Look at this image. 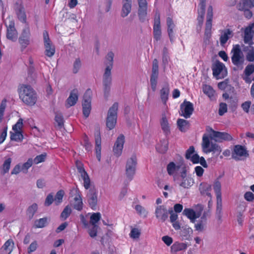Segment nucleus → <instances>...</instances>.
<instances>
[{
  "label": "nucleus",
  "instance_id": "nucleus-45",
  "mask_svg": "<svg viewBox=\"0 0 254 254\" xmlns=\"http://www.w3.org/2000/svg\"><path fill=\"white\" fill-rule=\"evenodd\" d=\"M38 209V205L36 203H33L30 205L27 209V215L28 216L30 219H31Z\"/></svg>",
  "mask_w": 254,
  "mask_h": 254
},
{
  "label": "nucleus",
  "instance_id": "nucleus-64",
  "mask_svg": "<svg viewBox=\"0 0 254 254\" xmlns=\"http://www.w3.org/2000/svg\"><path fill=\"white\" fill-rule=\"evenodd\" d=\"M254 72V65L250 64L246 67L245 73L246 76H249Z\"/></svg>",
  "mask_w": 254,
  "mask_h": 254
},
{
  "label": "nucleus",
  "instance_id": "nucleus-34",
  "mask_svg": "<svg viewBox=\"0 0 254 254\" xmlns=\"http://www.w3.org/2000/svg\"><path fill=\"white\" fill-rule=\"evenodd\" d=\"M211 143H210L209 137L204 134L202 137V141L201 143L202 151L204 153L207 154V150L210 148Z\"/></svg>",
  "mask_w": 254,
  "mask_h": 254
},
{
  "label": "nucleus",
  "instance_id": "nucleus-5",
  "mask_svg": "<svg viewBox=\"0 0 254 254\" xmlns=\"http://www.w3.org/2000/svg\"><path fill=\"white\" fill-rule=\"evenodd\" d=\"M206 130L209 133L211 139H213L216 142L229 141L233 139L231 135L227 132L215 131L209 127H207Z\"/></svg>",
  "mask_w": 254,
  "mask_h": 254
},
{
  "label": "nucleus",
  "instance_id": "nucleus-25",
  "mask_svg": "<svg viewBox=\"0 0 254 254\" xmlns=\"http://www.w3.org/2000/svg\"><path fill=\"white\" fill-rule=\"evenodd\" d=\"M253 25H249L246 28L244 32V41L245 44H249L250 45L253 44V38L254 31Z\"/></svg>",
  "mask_w": 254,
  "mask_h": 254
},
{
  "label": "nucleus",
  "instance_id": "nucleus-24",
  "mask_svg": "<svg viewBox=\"0 0 254 254\" xmlns=\"http://www.w3.org/2000/svg\"><path fill=\"white\" fill-rule=\"evenodd\" d=\"M78 100V90L77 89H73L70 92L69 96L67 98L65 102V107L69 108L74 106Z\"/></svg>",
  "mask_w": 254,
  "mask_h": 254
},
{
  "label": "nucleus",
  "instance_id": "nucleus-51",
  "mask_svg": "<svg viewBox=\"0 0 254 254\" xmlns=\"http://www.w3.org/2000/svg\"><path fill=\"white\" fill-rule=\"evenodd\" d=\"M135 209L140 216L143 217H147L148 215V211L141 205L139 204L136 205L135 206Z\"/></svg>",
  "mask_w": 254,
  "mask_h": 254
},
{
  "label": "nucleus",
  "instance_id": "nucleus-57",
  "mask_svg": "<svg viewBox=\"0 0 254 254\" xmlns=\"http://www.w3.org/2000/svg\"><path fill=\"white\" fill-rule=\"evenodd\" d=\"M83 180V186L86 190H88L90 187V180L87 173L81 176Z\"/></svg>",
  "mask_w": 254,
  "mask_h": 254
},
{
  "label": "nucleus",
  "instance_id": "nucleus-46",
  "mask_svg": "<svg viewBox=\"0 0 254 254\" xmlns=\"http://www.w3.org/2000/svg\"><path fill=\"white\" fill-rule=\"evenodd\" d=\"M23 139L22 131L10 132V139L16 141H21Z\"/></svg>",
  "mask_w": 254,
  "mask_h": 254
},
{
  "label": "nucleus",
  "instance_id": "nucleus-60",
  "mask_svg": "<svg viewBox=\"0 0 254 254\" xmlns=\"http://www.w3.org/2000/svg\"><path fill=\"white\" fill-rule=\"evenodd\" d=\"M23 126V120L19 119L17 123L13 126L12 129L14 131H21V128Z\"/></svg>",
  "mask_w": 254,
  "mask_h": 254
},
{
  "label": "nucleus",
  "instance_id": "nucleus-33",
  "mask_svg": "<svg viewBox=\"0 0 254 254\" xmlns=\"http://www.w3.org/2000/svg\"><path fill=\"white\" fill-rule=\"evenodd\" d=\"M167 31L171 41L173 40V29L175 27L172 18L168 17L167 18Z\"/></svg>",
  "mask_w": 254,
  "mask_h": 254
},
{
  "label": "nucleus",
  "instance_id": "nucleus-61",
  "mask_svg": "<svg viewBox=\"0 0 254 254\" xmlns=\"http://www.w3.org/2000/svg\"><path fill=\"white\" fill-rule=\"evenodd\" d=\"M81 64L80 59L79 58L76 59L73 64V72L74 73L78 72L81 67Z\"/></svg>",
  "mask_w": 254,
  "mask_h": 254
},
{
  "label": "nucleus",
  "instance_id": "nucleus-18",
  "mask_svg": "<svg viewBox=\"0 0 254 254\" xmlns=\"http://www.w3.org/2000/svg\"><path fill=\"white\" fill-rule=\"evenodd\" d=\"M6 37L8 39L14 42L17 39L18 33L15 28V23L13 20L9 21L8 25H6Z\"/></svg>",
  "mask_w": 254,
  "mask_h": 254
},
{
  "label": "nucleus",
  "instance_id": "nucleus-20",
  "mask_svg": "<svg viewBox=\"0 0 254 254\" xmlns=\"http://www.w3.org/2000/svg\"><path fill=\"white\" fill-rule=\"evenodd\" d=\"M155 215L158 220L165 222L168 218L169 212L164 205H159L156 208Z\"/></svg>",
  "mask_w": 254,
  "mask_h": 254
},
{
  "label": "nucleus",
  "instance_id": "nucleus-15",
  "mask_svg": "<svg viewBox=\"0 0 254 254\" xmlns=\"http://www.w3.org/2000/svg\"><path fill=\"white\" fill-rule=\"evenodd\" d=\"M87 202L90 207L96 210L97 205V192L94 187L91 188L87 194Z\"/></svg>",
  "mask_w": 254,
  "mask_h": 254
},
{
  "label": "nucleus",
  "instance_id": "nucleus-27",
  "mask_svg": "<svg viewBox=\"0 0 254 254\" xmlns=\"http://www.w3.org/2000/svg\"><path fill=\"white\" fill-rule=\"evenodd\" d=\"M132 0H123V7L121 16L123 17L127 16L131 11Z\"/></svg>",
  "mask_w": 254,
  "mask_h": 254
},
{
  "label": "nucleus",
  "instance_id": "nucleus-43",
  "mask_svg": "<svg viewBox=\"0 0 254 254\" xmlns=\"http://www.w3.org/2000/svg\"><path fill=\"white\" fill-rule=\"evenodd\" d=\"M18 19L23 23L26 22V15L23 7H20L16 11Z\"/></svg>",
  "mask_w": 254,
  "mask_h": 254
},
{
  "label": "nucleus",
  "instance_id": "nucleus-16",
  "mask_svg": "<svg viewBox=\"0 0 254 254\" xmlns=\"http://www.w3.org/2000/svg\"><path fill=\"white\" fill-rule=\"evenodd\" d=\"M213 16V7L209 5L208 7L206 14V21L205 22V35H208L211 34L212 26V19Z\"/></svg>",
  "mask_w": 254,
  "mask_h": 254
},
{
  "label": "nucleus",
  "instance_id": "nucleus-63",
  "mask_svg": "<svg viewBox=\"0 0 254 254\" xmlns=\"http://www.w3.org/2000/svg\"><path fill=\"white\" fill-rule=\"evenodd\" d=\"M76 165L78 172L80 174L81 176L82 175H85L87 173L83 167V165L82 163L80 162L76 161Z\"/></svg>",
  "mask_w": 254,
  "mask_h": 254
},
{
  "label": "nucleus",
  "instance_id": "nucleus-7",
  "mask_svg": "<svg viewBox=\"0 0 254 254\" xmlns=\"http://www.w3.org/2000/svg\"><path fill=\"white\" fill-rule=\"evenodd\" d=\"M92 95V90L90 89H88L83 95L82 105L83 114L85 118L88 117L91 112Z\"/></svg>",
  "mask_w": 254,
  "mask_h": 254
},
{
  "label": "nucleus",
  "instance_id": "nucleus-14",
  "mask_svg": "<svg viewBox=\"0 0 254 254\" xmlns=\"http://www.w3.org/2000/svg\"><path fill=\"white\" fill-rule=\"evenodd\" d=\"M75 194L74 198V203L73 208L78 211H80L83 208V202L81 198V194L78 189L73 188L70 192V196H73V194Z\"/></svg>",
  "mask_w": 254,
  "mask_h": 254
},
{
  "label": "nucleus",
  "instance_id": "nucleus-54",
  "mask_svg": "<svg viewBox=\"0 0 254 254\" xmlns=\"http://www.w3.org/2000/svg\"><path fill=\"white\" fill-rule=\"evenodd\" d=\"M101 214L99 212L94 213L90 217V223L92 225H96V224L100 220Z\"/></svg>",
  "mask_w": 254,
  "mask_h": 254
},
{
  "label": "nucleus",
  "instance_id": "nucleus-19",
  "mask_svg": "<svg viewBox=\"0 0 254 254\" xmlns=\"http://www.w3.org/2000/svg\"><path fill=\"white\" fill-rule=\"evenodd\" d=\"M138 3V15L141 22H144L147 16V2L146 0H137Z\"/></svg>",
  "mask_w": 254,
  "mask_h": 254
},
{
  "label": "nucleus",
  "instance_id": "nucleus-21",
  "mask_svg": "<svg viewBox=\"0 0 254 254\" xmlns=\"http://www.w3.org/2000/svg\"><path fill=\"white\" fill-rule=\"evenodd\" d=\"M220 31L221 33L219 38L220 45L224 47L228 40L233 37L234 33L230 28H226Z\"/></svg>",
  "mask_w": 254,
  "mask_h": 254
},
{
  "label": "nucleus",
  "instance_id": "nucleus-4",
  "mask_svg": "<svg viewBox=\"0 0 254 254\" xmlns=\"http://www.w3.org/2000/svg\"><path fill=\"white\" fill-rule=\"evenodd\" d=\"M118 103H114L110 108L106 118V126L109 130L113 129L117 123Z\"/></svg>",
  "mask_w": 254,
  "mask_h": 254
},
{
  "label": "nucleus",
  "instance_id": "nucleus-32",
  "mask_svg": "<svg viewBox=\"0 0 254 254\" xmlns=\"http://www.w3.org/2000/svg\"><path fill=\"white\" fill-rule=\"evenodd\" d=\"M183 214L189 218L192 222L200 216V214L196 213L193 209L190 208H185Z\"/></svg>",
  "mask_w": 254,
  "mask_h": 254
},
{
  "label": "nucleus",
  "instance_id": "nucleus-40",
  "mask_svg": "<svg viewBox=\"0 0 254 254\" xmlns=\"http://www.w3.org/2000/svg\"><path fill=\"white\" fill-rule=\"evenodd\" d=\"M205 6L204 5H198V16L197 17V21L199 25H202L203 23V19L205 11Z\"/></svg>",
  "mask_w": 254,
  "mask_h": 254
},
{
  "label": "nucleus",
  "instance_id": "nucleus-59",
  "mask_svg": "<svg viewBox=\"0 0 254 254\" xmlns=\"http://www.w3.org/2000/svg\"><path fill=\"white\" fill-rule=\"evenodd\" d=\"M46 157V154L44 153L39 155H37L33 160V162L35 164H38L40 163L43 162L45 161Z\"/></svg>",
  "mask_w": 254,
  "mask_h": 254
},
{
  "label": "nucleus",
  "instance_id": "nucleus-3",
  "mask_svg": "<svg viewBox=\"0 0 254 254\" xmlns=\"http://www.w3.org/2000/svg\"><path fill=\"white\" fill-rule=\"evenodd\" d=\"M231 61L232 64L238 69H242L245 62L243 53L239 44L234 45L231 50Z\"/></svg>",
  "mask_w": 254,
  "mask_h": 254
},
{
  "label": "nucleus",
  "instance_id": "nucleus-42",
  "mask_svg": "<svg viewBox=\"0 0 254 254\" xmlns=\"http://www.w3.org/2000/svg\"><path fill=\"white\" fill-rule=\"evenodd\" d=\"M168 144L166 141H161L160 143L157 144L156 149L157 151L160 153H165L168 150Z\"/></svg>",
  "mask_w": 254,
  "mask_h": 254
},
{
  "label": "nucleus",
  "instance_id": "nucleus-26",
  "mask_svg": "<svg viewBox=\"0 0 254 254\" xmlns=\"http://www.w3.org/2000/svg\"><path fill=\"white\" fill-rule=\"evenodd\" d=\"M13 241L10 239L7 240L0 249L1 254H11L14 248Z\"/></svg>",
  "mask_w": 254,
  "mask_h": 254
},
{
  "label": "nucleus",
  "instance_id": "nucleus-62",
  "mask_svg": "<svg viewBox=\"0 0 254 254\" xmlns=\"http://www.w3.org/2000/svg\"><path fill=\"white\" fill-rule=\"evenodd\" d=\"M227 112V105L225 103H221L219 105V115L220 116L223 115Z\"/></svg>",
  "mask_w": 254,
  "mask_h": 254
},
{
  "label": "nucleus",
  "instance_id": "nucleus-39",
  "mask_svg": "<svg viewBox=\"0 0 254 254\" xmlns=\"http://www.w3.org/2000/svg\"><path fill=\"white\" fill-rule=\"evenodd\" d=\"M48 223V218L44 217L36 220L34 222V226L36 228H42L45 227Z\"/></svg>",
  "mask_w": 254,
  "mask_h": 254
},
{
  "label": "nucleus",
  "instance_id": "nucleus-11",
  "mask_svg": "<svg viewBox=\"0 0 254 254\" xmlns=\"http://www.w3.org/2000/svg\"><path fill=\"white\" fill-rule=\"evenodd\" d=\"M153 30L154 40L156 41H159L161 39L162 32L160 24V15L159 12L158 11H156L155 13Z\"/></svg>",
  "mask_w": 254,
  "mask_h": 254
},
{
  "label": "nucleus",
  "instance_id": "nucleus-22",
  "mask_svg": "<svg viewBox=\"0 0 254 254\" xmlns=\"http://www.w3.org/2000/svg\"><path fill=\"white\" fill-rule=\"evenodd\" d=\"M95 140V152L96 157L99 161L101 157V138L99 130H97L94 133Z\"/></svg>",
  "mask_w": 254,
  "mask_h": 254
},
{
  "label": "nucleus",
  "instance_id": "nucleus-36",
  "mask_svg": "<svg viewBox=\"0 0 254 254\" xmlns=\"http://www.w3.org/2000/svg\"><path fill=\"white\" fill-rule=\"evenodd\" d=\"M169 93V87L168 84L164 86L160 90V96L162 102L166 104L168 99Z\"/></svg>",
  "mask_w": 254,
  "mask_h": 254
},
{
  "label": "nucleus",
  "instance_id": "nucleus-52",
  "mask_svg": "<svg viewBox=\"0 0 254 254\" xmlns=\"http://www.w3.org/2000/svg\"><path fill=\"white\" fill-rule=\"evenodd\" d=\"M11 163V159L10 158H8L4 161L2 166V174L3 175L5 174L9 171Z\"/></svg>",
  "mask_w": 254,
  "mask_h": 254
},
{
  "label": "nucleus",
  "instance_id": "nucleus-29",
  "mask_svg": "<svg viewBox=\"0 0 254 254\" xmlns=\"http://www.w3.org/2000/svg\"><path fill=\"white\" fill-rule=\"evenodd\" d=\"M211 190V186L210 185L206 183H200L199 187V190L201 195H207L210 197H211V194L210 192Z\"/></svg>",
  "mask_w": 254,
  "mask_h": 254
},
{
  "label": "nucleus",
  "instance_id": "nucleus-2",
  "mask_svg": "<svg viewBox=\"0 0 254 254\" xmlns=\"http://www.w3.org/2000/svg\"><path fill=\"white\" fill-rule=\"evenodd\" d=\"M114 56L113 53L110 52L107 54L106 57V59L109 61V65L107 66L103 75L104 90L106 97L108 96L110 90V85L112 81L111 71L113 66Z\"/></svg>",
  "mask_w": 254,
  "mask_h": 254
},
{
  "label": "nucleus",
  "instance_id": "nucleus-8",
  "mask_svg": "<svg viewBox=\"0 0 254 254\" xmlns=\"http://www.w3.org/2000/svg\"><path fill=\"white\" fill-rule=\"evenodd\" d=\"M136 165V157L135 155H132L127 160L126 166V174L129 181L132 180L133 178V176L135 173Z\"/></svg>",
  "mask_w": 254,
  "mask_h": 254
},
{
  "label": "nucleus",
  "instance_id": "nucleus-49",
  "mask_svg": "<svg viewBox=\"0 0 254 254\" xmlns=\"http://www.w3.org/2000/svg\"><path fill=\"white\" fill-rule=\"evenodd\" d=\"M213 189L215 192L216 197H221V185L218 180H216L213 185Z\"/></svg>",
  "mask_w": 254,
  "mask_h": 254
},
{
  "label": "nucleus",
  "instance_id": "nucleus-28",
  "mask_svg": "<svg viewBox=\"0 0 254 254\" xmlns=\"http://www.w3.org/2000/svg\"><path fill=\"white\" fill-rule=\"evenodd\" d=\"M254 6V0H241L237 5L239 10L251 8Z\"/></svg>",
  "mask_w": 254,
  "mask_h": 254
},
{
  "label": "nucleus",
  "instance_id": "nucleus-1",
  "mask_svg": "<svg viewBox=\"0 0 254 254\" xmlns=\"http://www.w3.org/2000/svg\"><path fill=\"white\" fill-rule=\"evenodd\" d=\"M18 92L20 99L27 106L32 107L37 103V93L30 85L24 84L20 85Z\"/></svg>",
  "mask_w": 254,
  "mask_h": 254
},
{
  "label": "nucleus",
  "instance_id": "nucleus-41",
  "mask_svg": "<svg viewBox=\"0 0 254 254\" xmlns=\"http://www.w3.org/2000/svg\"><path fill=\"white\" fill-rule=\"evenodd\" d=\"M217 200V208L216 214L217 219L221 220L222 217V203L221 197H216Z\"/></svg>",
  "mask_w": 254,
  "mask_h": 254
},
{
  "label": "nucleus",
  "instance_id": "nucleus-44",
  "mask_svg": "<svg viewBox=\"0 0 254 254\" xmlns=\"http://www.w3.org/2000/svg\"><path fill=\"white\" fill-rule=\"evenodd\" d=\"M203 92L210 98L213 97L215 93V91L213 88L211 86L206 84L203 86Z\"/></svg>",
  "mask_w": 254,
  "mask_h": 254
},
{
  "label": "nucleus",
  "instance_id": "nucleus-55",
  "mask_svg": "<svg viewBox=\"0 0 254 254\" xmlns=\"http://www.w3.org/2000/svg\"><path fill=\"white\" fill-rule=\"evenodd\" d=\"M64 194V192L62 190H59L57 192L55 198V203L57 205L59 204L60 203L62 202Z\"/></svg>",
  "mask_w": 254,
  "mask_h": 254
},
{
  "label": "nucleus",
  "instance_id": "nucleus-10",
  "mask_svg": "<svg viewBox=\"0 0 254 254\" xmlns=\"http://www.w3.org/2000/svg\"><path fill=\"white\" fill-rule=\"evenodd\" d=\"M30 36L31 33L29 28L26 27L23 29L18 39L21 51H23L30 44Z\"/></svg>",
  "mask_w": 254,
  "mask_h": 254
},
{
  "label": "nucleus",
  "instance_id": "nucleus-17",
  "mask_svg": "<svg viewBox=\"0 0 254 254\" xmlns=\"http://www.w3.org/2000/svg\"><path fill=\"white\" fill-rule=\"evenodd\" d=\"M125 143V136L123 134H120L114 144L113 152L115 155L119 157L121 155Z\"/></svg>",
  "mask_w": 254,
  "mask_h": 254
},
{
  "label": "nucleus",
  "instance_id": "nucleus-56",
  "mask_svg": "<svg viewBox=\"0 0 254 254\" xmlns=\"http://www.w3.org/2000/svg\"><path fill=\"white\" fill-rule=\"evenodd\" d=\"M55 120L57 123L59 128H61L64 126V121L63 116L60 114H57L55 116Z\"/></svg>",
  "mask_w": 254,
  "mask_h": 254
},
{
  "label": "nucleus",
  "instance_id": "nucleus-58",
  "mask_svg": "<svg viewBox=\"0 0 254 254\" xmlns=\"http://www.w3.org/2000/svg\"><path fill=\"white\" fill-rule=\"evenodd\" d=\"M7 126H5L1 130H0V144L2 143L7 136Z\"/></svg>",
  "mask_w": 254,
  "mask_h": 254
},
{
  "label": "nucleus",
  "instance_id": "nucleus-37",
  "mask_svg": "<svg viewBox=\"0 0 254 254\" xmlns=\"http://www.w3.org/2000/svg\"><path fill=\"white\" fill-rule=\"evenodd\" d=\"M245 51L247 52L246 59L249 62H252L254 61V48L251 45L245 48Z\"/></svg>",
  "mask_w": 254,
  "mask_h": 254
},
{
  "label": "nucleus",
  "instance_id": "nucleus-48",
  "mask_svg": "<svg viewBox=\"0 0 254 254\" xmlns=\"http://www.w3.org/2000/svg\"><path fill=\"white\" fill-rule=\"evenodd\" d=\"M158 76V73L152 72L150 76V84L153 91H155L156 89Z\"/></svg>",
  "mask_w": 254,
  "mask_h": 254
},
{
  "label": "nucleus",
  "instance_id": "nucleus-47",
  "mask_svg": "<svg viewBox=\"0 0 254 254\" xmlns=\"http://www.w3.org/2000/svg\"><path fill=\"white\" fill-rule=\"evenodd\" d=\"M221 151L222 149L218 144L211 143L210 149L207 150V153L213 152V153L216 154V155L218 156L220 154Z\"/></svg>",
  "mask_w": 254,
  "mask_h": 254
},
{
  "label": "nucleus",
  "instance_id": "nucleus-53",
  "mask_svg": "<svg viewBox=\"0 0 254 254\" xmlns=\"http://www.w3.org/2000/svg\"><path fill=\"white\" fill-rule=\"evenodd\" d=\"M6 99H3L0 104V124L3 118L4 113L6 106Z\"/></svg>",
  "mask_w": 254,
  "mask_h": 254
},
{
  "label": "nucleus",
  "instance_id": "nucleus-31",
  "mask_svg": "<svg viewBox=\"0 0 254 254\" xmlns=\"http://www.w3.org/2000/svg\"><path fill=\"white\" fill-rule=\"evenodd\" d=\"M180 168V165H177L174 162H171L167 166V171L170 176H175Z\"/></svg>",
  "mask_w": 254,
  "mask_h": 254
},
{
  "label": "nucleus",
  "instance_id": "nucleus-23",
  "mask_svg": "<svg viewBox=\"0 0 254 254\" xmlns=\"http://www.w3.org/2000/svg\"><path fill=\"white\" fill-rule=\"evenodd\" d=\"M249 154L245 147L241 145H236L234 147L233 157L236 159L237 157H248Z\"/></svg>",
  "mask_w": 254,
  "mask_h": 254
},
{
  "label": "nucleus",
  "instance_id": "nucleus-13",
  "mask_svg": "<svg viewBox=\"0 0 254 254\" xmlns=\"http://www.w3.org/2000/svg\"><path fill=\"white\" fill-rule=\"evenodd\" d=\"M182 178L180 186L184 189H189L194 184V180L190 175H187L186 167H184L181 173Z\"/></svg>",
  "mask_w": 254,
  "mask_h": 254
},
{
  "label": "nucleus",
  "instance_id": "nucleus-35",
  "mask_svg": "<svg viewBox=\"0 0 254 254\" xmlns=\"http://www.w3.org/2000/svg\"><path fill=\"white\" fill-rule=\"evenodd\" d=\"M160 125L162 129L165 134H167L170 133V126L165 114L162 115V117L160 121Z\"/></svg>",
  "mask_w": 254,
  "mask_h": 254
},
{
  "label": "nucleus",
  "instance_id": "nucleus-9",
  "mask_svg": "<svg viewBox=\"0 0 254 254\" xmlns=\"http://www.w3.org/2000/svg\"><path fill=\"white\" fill-rule=\"evenodd\" d=\"M43 39L45 48V55L51 58L54 55L56 49L55 46L49 38L48 32L46 30L43 32Z\"/></svg>",
  "mask_w": 254,
  "mask_h": 254
},
{
  "label": "nucleus",
  "instance_id": "nucleus-6",
  "mask_svg": "<svg viewBox=\"0 0 254 254\" xmlns=\"http://www.w3.org/2000/svg\"><path fill=\"white\" fill-rule=\"evenodd\" d=\"M212 74L216 79H222L227 75V69L222 63L217 61L212 66Z\"/></svg>",
  "mask_w": 254,
  "mask_h": 254
},
{
  "label": "nucleus",
  "instance_id": "nucleus-30",
  "mask_svg": "<svg viewBox=\"0 0 254 254\" xmlns=\"http://www.w3.org/2000/svg\"><path fill=\"white\" fill-rule=\"evenodd\" d=\"M187 248V245L186 244L176 242L171 247V252L173 254H175L178 252L184 251Z\"/></svg>",
  "mask_w": 254,
  "mask_h": 254
},
{
  "label": "nucleus",
  "instance_id": "nucleus-38",
  "mask_svg": "<svg viewBox=\"0 0 254 254\" xmlns=\"http://www.w3.org/2000/svg\"><path fill=\"white\" fill-rule=\"evenodd\" d=\"M177 125L181 131L185 132L189 128V122L182 119H179L177 121Z\"/></svg>",
  "mask_w": 254,
  "mask_h": 254
},
{
  "label": "nucleus",
  "instance_id": "nucleus-12",
  "mask_svg": "<svg viewBox=\"0 0 254 254\" xmlns=\"http://www.w3.org/2000/svg\"><path fill=\"white\" fill-rule=\"evenodd\" d=\"M180 114L186 119L190 118L194 111L193 105L192 103L185 100L180 106Z\"/></svg>",
  "mask_w": 254,
  "mask_h": 254
},
{
  "label": "nucleus",
  "instance_id": "nucleus-50",
  "mask_svg": "<svg viewBox=\"0 0 254 254\" xmlns=\"http://www.w3.org/2000/svg\"><path fill=\"white\" fill-rule=\"evenodd\" d=\"M71 213V209L68 206H66L61 214L60 217L63 220H66Z\"/></svg>",
  "mask_w": 254,
  "mask_h": 254
}]
</instances>
